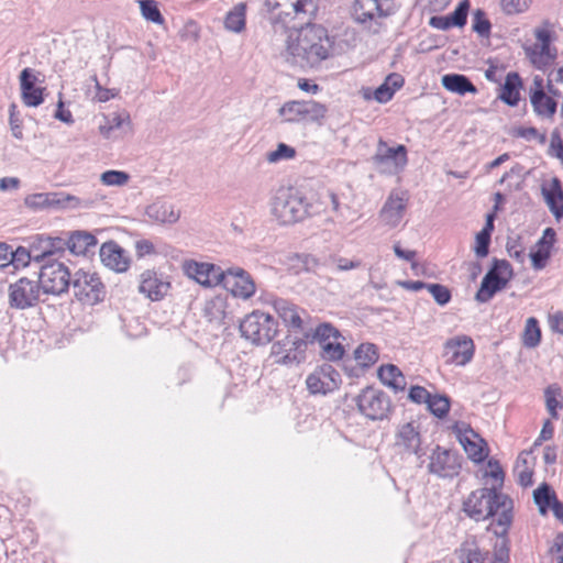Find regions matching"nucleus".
Segmentation results:
<instances>
[{
    "mask_svg": "<svg viewBox=\"0 0 563 563\" xmlns=\"http://www.w3.org/2000/svg\"><path fill=\"white\" fill-rule=\"evenodd\" d=\"M146 214L156 222L175 223L179 219V211L167 202H155L147 207Z\"/></svg>",
    "mask_w": 563,
    "mask_h": 563,
    "instance_id": "nucleus-28",
    "label": "nucleus"
},
{
    "mask_svg": "<svg viewBox=\"0 0 563 563\" xmlns=\"http://www.w3.org/2000/svg\"><path fill=\"white\" fill-rule=\"evenodd\" d=\"M473 31L476 32L482 37H488L490 34L492 24L490 21L486 18V13L477 9L473 14Z\"/></svg>",
    "mask_w": 563,
    "mask_h": 563,
    "instance_id": "nucleus-49",
    "label": "nucleus"
},
{
    "mask_svg": "<svg viewBox=\"0 0 563 563\" xmlns=\"http://www.w3.org/2000/svg\"><path fill=\"white\" fill-rule=\"evenodd\" d=\"M460 563H485L488 552H482L473 541H465L456 550Z\"/></svg>",
    "mask_w": 563,
    "mask_h": 563,
    "instance_id": "nucleus-33",
    "label": "nucleus"
},
{
    "mask_svg": "<svg viewBox=\"0 0 563 563\" xmlns=\"http://www.w3.org/2000/svg\"><path fill=\"white\" fill-rule=\"evenodd\" d=\"M530 102L537 115L552 118L556 112V101L544 92L543 79L540 76L533 78L530 87Z\"/></svg>",
    "mask_w": 563,
    "mask_h": 563,
    "instance_id": "nucleus-19",
    "label": "nucleus"
},
{
    "mask_svg": "<svg viewBox=\"0 0 563 563\" xmlns=\"http://www.w3.org/2000/svg\"><path fill=\"white\" fill-rule=\"evenodd\" d=\"M245 9L244 3H238L230 10L224 18V27L228 31L240 33L245 29Z\"/></svg>",
    "mask_w": 563,
    "mask_h": 563,
    "instance_id": "nucleus-35",
    "label": "nucleus"
},
{
    "mask_svg": "<svg viewBox=\"0 0 563 563\" xmlns=\"http://www.w3.org/2000/svg\"><path fill=\"white\" fill-rule=\"evenodd\" d=\"M514 276L510 263L506 260L494 258L492 266L482 279L481 286L475 294L478 302H488L500 290H503Z\"/></svg>",
    "mask_w": 563,
    "mask_h": 563,
    "instance_id": "nucleus-7",
    "label": "nucleus"
},
{
    "mask_svg": "<svg viewBox=\"0 0 563 563\" xmlns=\"http://www.w3.org/2000/svg\"><path fill=\"white\" fill-rule=\"evenodd\" d=\"M430 396H431V394L424 387H421V386H412L410 388L409 395H408L409 399L412 402L426 404V405H427Z\"/></svg>",
    "mask_w": 563,
    "mask_h": 563,
    "instance_id": "nucleus-63",
    "label": "nucleus"
},
{
    "mask_svg": "<svg viewBox=\"0 0 563 563\" xmlns=\"http://www.w3.org/2000/svg\"><path fill=\"white\" fill-rule=\"evenodd\" d=\"M100 179L107 186H123L129 181L130 176L122 170H107L101 174Z\"/></svg>",
    "mask_w": 563,
    "mask_h": 563,
    "instance_id": "nucleus-53",
    "label": "nucleus"
},
{
    "mask_svg": "<svg viewBox=\"0 0 563 563\" xmlns=\"http://www.w3.org/2000/svg\"><path fill=\"white\" fill-rule=\"evenodd\" d=\"M99 256L104 266L118 273L125 272L130 266V258L125 251L113 241L101 245Z\"/></svg>",
    "mask_w": 563,
    "mask_h": 563,
    "instance_id": "nucleus-21",
    "label": "nucleus"
},
{
    "mask_svg": "<svg viewBox=\"0 0 563 563\" xmlns=\"http://www.w3.org/2000/svg\"><path fill=\"white\" fill-rule=\"evenodd\" d=\"M321 356L331 362L342 360L344 355V347L338 340H331L320 345Z\"/></svg>",
    "mask_w": 563,
    "mask_h": 563,
    "instance_id": "nucleus-48",
    "label": "nucleus"
},
{
    "mask_svg": "<svg viewBox=\"0 0 563 563\" xmlns=\"http://www.w3.org/2000/svg\"><path fill=\"white\" fill-rule=\"evenodd\" d=\"M289 267L296 273L316 272L320 266V261L316 256L307 253H295L288 257Z\"/></svg>",
    "mask_w": 563,
    "mask_h": 563,
    "instance_id": "nucleus-32",
    "label": "nucleus"
},
{
    "mask_svg": "<svg viewBox=\"0 0 563 563\" xmlns=\"http://www.w3.org/2000/svg\"><path fill=\"white\" fill-rule=\"evenodd\" d=\"M274 44L285 60L301 69L317 68L329 58L333 42L325 27L312 24L319 0H265Z\"/></svg>",
    "mask_w": 563,
    "mask_h": 563,
    "instance_id": "nucleus-1",
    "label": "nucleus"
},
{
    "mask_svg": "<svg viewBox=\"0 0 563 563\" xmlns=\"http://www.w3.org/2000/svg\"><path fill=\"white\" fill-rule=\"evenodd\" d=\"M406 202L405 194L391 192L380 210L382 221L390 228L397 227L404 217Z\"/></svg>",
    "mask_w": 563,
    "mask_h": 563,
    "instance_id": "nucleus-22",
    "label": "nucleus"
},
{
    "mask_svg": "<svg viewBox=\"0 0 563 563\" xmlns=\"http://www.w3.org/2000/svg\"><path fill=\"white\" fill-rule=\"evenodd\" d=\"M327 108L314 100H302V121H320L324 118Z\"/></svg>",
    "mask_w": 563,
    "mask_h": 563,
    "instance_id": "nucleus-41",
    "label": "nucleus"
},
{
    "mask_svg": "<svg viewBox=\"0 0 563 563\" xmlns=\"http://www.w3.org/2000/svg\"><path fill=\"white\" fill-rule=\"evenodd\" d=\"M508 255L516 260L518 263H523L526 258L525 246L521 243L520 236L508 238L506 243Z\"/></svg>",
    "mask_w": 563,
    "mask_h": 563,
    "instance_id": "nucleus-52",
    "label": "nucleus"
},
{
    "mask_svg": "<svg viewBox=\"0 0 563 563\" xmlns=\"http://www.w3.org/2000/svg\"><path fill=\"white\" fill-rule=\"evenodd\" d=\"M142 16L155 24H163L164 16L162 15L158 3L155 0H137Z\"/></svg>",
    "mask_w": 563,
    "mask_h": 563,
    "instance_id": "nucleus-42",
    "label": "nucleus"
},
{
    "mask_svg": "<svg viewBox=\"0 0 563 563\" xmlns=\"http://www.w3.org/2000/svg\"><path fill=\"white\" fill-rule=\"evenodd\" d=\"M428 410L437 418H444L450 410V399L444 395H432L427 402Z\"/></svg>",
    "mask_w": 563,
    "mask_h": 563,
    "instance_id": "nucleus-43",
    "label": "nucleus"
},
{
    "mask_svg": "<svg viewBox=\"0 0 563 563\" xmlns=\"http://www.w3.org/2000/svg\"><path fill=\"white\" fill-rule=\"evenodd\" d=\"M490 236L486 232H478L475 238L474 252L478 257H485L489 253Z\"/></svg>",
    "mask_w": 563,
    "mask_h": 563,
    "instance_id": "nucleus-61",
    "label": "nucleus"
},
{
    "mask_svg": "<svg viewBox=\"0 0 563 563\" xmlns=\"http://www.w3.org/2000/svg\"><path fill=\"white\" fill-rule=\"evenodd\" d=\"M354 358L362 368H368L378 360V352L375 344L362 343L354 351Z\"/></svg>",
    "mask_w": 563,
    "mask_h": 563,
    "instance_id": "nucleus-38",
    "label": "nucleus"
},
{
    "mask_svg": "<svg viewBox=\"0 0 563 563\" xmlns=\"http://www.w3.org/2000/svg\"><path fill=\"white\" fill-rule=\"evenodd\" d=\"M272 214L280 224L287 225L302 221L321 211L298 189L280 187L276 190L271 202Z\"/></svg>",
    "mask_w": 563,
    "mask_h": 563,
    "instance_id": "nucleus-3",
    "label": "nucleus"
},
{
    "mask_svg": "<svg viewBox=\"0 0 563 563\" xmlns=\"http://www.w3.org/2000/svg\"><path fill=\"white\" fill-rule=\"evenodd\" d=\"M501 10L508 14H518L525 12L529 8L528 0H501Z\"/></svg>",
    "mask_w": 563,
    "mask_h": 563,
    "instance_id": "nucleus-59",
    "label": "nucleus"
},
{
    "mask_svg": "<svg viewBox=\"0 0 563 563\" xmlns=\"http://www.w3.org/2000/svg\"><path fill=\"white\" fill-rule=\"evenodd\" d=\"M378 377L384 385L393 388L396 393L404 390L406 387V378L396 365L380 366Z\"/></svg>",
    "mask_w": 563,
    "mask_h": 563,
    "instance_id": "nucleus-29",
    "label": "nucleus"
},
{
    "mask_svg": "<svg viewBox=\"0 0 563 563\" xmlns=\"http://www.w3.org/2000/svg\"><path fill=\"white\" fill-rule=\"evenodd\" d=\"M358 411L371 420H383L390 410V400L382 390L366 387L355 398Z\"/></svg>",
    "mask_w": 563,
    "mask_h": 563,
    "instance_id": "nucleus-12",
    "label": "nucleus"
},
{
    "mask_svg": "<svg viewBox=\"0 0 563 563\" xmlns=\"http://www.w3.org/2000/svg\"><path fill=\"white\" fill-rule=\"evenodd\" d=\"M514 136L521 137L527 141L536 140L539 144L543 145L547 142L545 133H540L536 128L519 126L514 131Z\"/></svg>",
    "mask_w": 563,
    "mask_h": 563,
    "instance_id": "nucleus-55",
    "label": "nucleus"
},
{
    "mask_svg": "<svg viewBox=\"0 0 563 563\" xmlns=\"http://www.w3.org/2000/svg\"><path fill=\"white\" fill-rule=\"evenodd\" d=\"M512 509V499L503 494L497 487L475 489L462 505V510L468 518L478 522L496 517L493 525L504 527V530L511 526Z\"/></svg>",
    "mask_w": 563,
    "mask_h": 563,
    "instance_id": "nucleus-2",
    "label": "nucleus"
},
{
    "mask_svg": "<svg viewBox=\"0 0 563 563\" xmlns=\"http://www.w3.org/2000/svg\"><path fill=\"white\" fill-rule=\"evenodd\" d=\"M11 265H13L15 268L20 267H26L31 261H33V257L30 253L29 247L26 246H19L14 251L11 249V255H10Z\"/></svg>",
    "mask_w": 563,
    "mask_h": 563,
    "instance_id": "nucleus-51",
    "label": "nucleus"
},
{
    "mask_svg": "<svg viewBox=\"0 0 563 563\" xmlns=\"http://www.w3.org/2000/svg\"><path fill=\"white\" fill-rule=\"evenodd\" d=\"M460 442L463 445L468 457L476 463L483 462L487 454L481 443L470 439L466 434L460 437Z\"/></svg>",
    "mask_w": 563,
    "mask_h": 563,
    "instance_id": "nucleus-44",
    "label": "nucleus"
},
{
    "mask_svg": "<svg viewBox=\"0 0 563 563\" xmlns=\"http://www.w3.org/2000/svg\"><path fill=\"white\" fill-rule=\"evenodd\" d=\"M277 327V321L271 314L255 310L240 322V332L253 344L265 345L276 336Z\"/></svg>",
    "mask_w": 563,
    "mask_h": 563,
    "instance_id": "nucleus-6",
    "label": "nucleus"
},
{
    "mask_svg": "<svg viewBox=\"0 0 563 563\" xmlns=\"http://www.w3.org/2000/svg\"><path fill=\"white\" fill-rule=\"evenodd\" d=\"M441 81L442 86L446 90L459 93L461 96L467 92L475 93L477 91L473 82L466 76L461 74L444 75Z\"/></svg>",
    "mask_w": 563,
    "mask_h": 563,
    "instance_id": "nucleus-30",
    "label": "nucleus"
},
{
    "mask_svg": "<svg viewBox=\"0 0 563 563\" xmlns=\"http://www.w3.org/2000/svg\"><path fill=\"white\" fill-rule=\"evenodd\" d=\"M279 114L287 122L302 121V101H288L280 109Z\"/></svg>",
    "mask_w": 563,
    "mask_h": 563,
    "instance_id": "nucleus-45",
    "label": "nucleus"
},
{
    "mask_svg": "<svg viewBox=\"0 0 563 563\" xmlns=\"http://www.w3.org/2000/svg\"><path fill=\"white\" fill-rule=\"evenodd\" d=\"M395 93V89L390 88L388 82L385 81L374 91V98L379 103H385L389 101Z\"/></svg>",
    "mask_w": 563,
    "mask_h": 563,
    "instance_id": "nucleus-64",
    "label": "nucleus"
},
{
    "mask_svg": "<svg viewBox=\"0 0 563 563\" xmlns=\"http://www.w3.org/2000/svg\"><path fill=\"white\" fill-rule=\"evenodd\" d=\"M470 9V2L467 0L461 1L455 10L450 13V19L457 27H463L467 22V13Z\"/></svg>",
    "mask_w": 563,
    "mask_h": 563,
    "instance_id": "nucleus-57",
    "label": "nucleus"
},
{
    "mask_svg": "<svg viewBox=\"0 0 563 563\" xmlns=\"http://www.w3.org/2000/svg\"><path fill=\"white\" fill-rule=\"evenodd\" d=\"M186 276L203 287H214L221 284L223 269L211 263L186 261L183 264Z\"/></svg>",
    "mask_w": 563,
    "mask_h": 563,
    "instance_id": "nucleus-15",
    "label": "nucleus"
},
{
    "mask_svg": "<svg viewBox=\"0 0 563 563\" xmlns=\"http://www.w3.org/2000/svg\"><path fill=\"white\" fill-rule=\"evenodd\" d=\"M531 62L536 65H547L556 58V51L551 48V44H534L527 49Z\"/></svg>",
    "mask_w": 563,
    "mask_h": 563,
    "instance_id": "nucleus-39",
    "label": "nucleus"
},
{
    "mask_svg": "<svg viewBox=\"0 0 563 563\" xmlns=\"http://www.w3.org/2000/svg\"><path fill=\"white\" fill-rule=\"evenodd\" d=\"M522 88V80L518 73L510 71L505 78L501 86L499 98L506 104L516 107L520 100V89Z\"/></svg>",
    "mask_w": 563,
    "mask_h": 563,
    "instance_id": "nucleus-24",
    "label": "nucleus"
},
{
    "mask_svg": "<svg viewBox=\"0 0 563 563\" xmlns=\"http://www.w3.org/2000/svg\"><path fill=\"white\" fill-rule=\"evenodd\" d=\"M41 286L37 280L26 277L9 285L8 298L10 308L24 310L32 308L40 301Z\"/></svg>",
    "mask_w": 563,
    "mask_h": 563,
    "instance_id": "nucleus-13",
    "label": "nucleus"
},
{
    "mask_svg": "<svg viewBox=\"0 0 563 563\" xmlns=\"http://www.w3.org/2000/svg\"><path fill=\"white\" fill-rule=\"evenodd\" d=\"M220 285L238 298L247 299L255 292V284L250 274L240 267L224 271Z\"/></svg>",
    "mask_w": 563,
    "mask_h": 563,
    "instance_id": "nucleus-16",
    "label": "nucleus"
},
{
    "mask_svg": "<svg viewBox=\"0 0 563 563\" xmlns=\"http://www.w3.org/2000/svg\"><path fill=\"white\" fill-rule=\"evenodd\" d=\"M428 468L430 473L440 477H453L459 474L461 468L460 456L451 450L437 445L431 454Z\"/></svg>",
    "mask_w": 563,
    "mask_h": 563,
    "instance_id": "nucleus-18",
    "label": "nucleus"
},
{
    "mask_svg": "<svg viewBox=\"0 0 563 563\" xmlns=\"http://www.w3.org/2000/svg\"><path fill=\"white\" fill-rule=\"evenodd\" d=\"M341 336V333L336 328H334L330 323H321L317 327L312 334V340L318 341L320 345L329 342L331 340H338Z\"/></svg>",
    "mask_w": 563,
    "mask_h": 563,
    "instance_id": "nucleus-46",
    "label": "nucleus"
},
{
    "mask_svg": "<svg viewBox=\"0 0 563 563\" xmlns=\"http://www.w3.org/2000/svg\"><path fill=\"white\" fill-rule=\"evenodd\" d=\"M309 338L310 335L308 333L305 338L288 334L272 345L271 356L274 357L275 363L279 365H298L305 361L307 340Z\"/></svg>",
    "mask_w": 563,
    "mask_h": 563,
    "instance_id": "nucleus-10",
    "label": "nucleus"
},
{
    "mask_svg": "<svg viewBox=\"0 0 563 563\" xmlns=\"http://www.w3.org/2000/svg\"><path fill=\"white\" fill-rule=\"evenodd\" d=\"M273 307L286 325L294 329L302 328V320L294 303L286 299L278 298L273 301Z\"/></svg>",
    "mask_w": 563,
    "mask_h": 563,
    "instance_id": "nucleus-26",
    "label": "nucleus"
},
{
    "mask_svg": "<svg viewBox=\"0 0 563 563\" xmlns=\"http://www.w3.org/2000/svg\"><path fill=\"white\" fill-rule=\"evenodd\" d=\"M549 154L563 162V140L558 129H554L551 133Z\"/></svg>",
    "mask_w": 563,
    "mask_h": 563,
    "instance_id": "nucleus-60",
    "label": "nucleus"
},
{
    "mask_svg": "<svg viewBox=\"0 0 563 563\" xmlns=\"http://www.w3.org/2000/svg\"><path fill=\"white\" fill-rule=\"evenodd\" d=\"M295 155H296V151L294 147H291L285 143H279L275 151H272L267 154V161L269 163H276L282 159L292 158Z\"/></svg>",
    "mask_w": 563,
    "mask_h": 563,
    "instance_id": "nucleus-56",
    "label": "nucleus"
},
{
    "mask_svg": "<svg viewBox=\"0 0 563 563\" xmlns=\"http://www.w3.org/2000/svg\"><path fill=\"white\" fill-rule=\"evenodd\" d=\"M544 394H545L547 409H548L549 413L551 415V417L556 419L558 418V409L562 407V404H561V401H559L556 399V394L551 387H548L545 389Z\"/></svg>",
    "mask_w": 563,
    "mask_h": 563,
    "instance_id": "nucleus-62",
    "label": "nucleus"
},
{
    "mask_svg": "<svg viewBox=\"0 0 563 563\" xmlns=\"http://www.w3.org/2000/svg\"><path fill=\"white\" fill-rule=\"evenodd\" d=\"M68 250L75 255H86L96 247L97 239L91 233L76 231L68 238Z\"/></svg>",
    "mask_w": 563,
    "mask_h": 563,
    "instance_id": "nucleus-27",
    "label": "nucleus"
},
{
    "mask_svg": "<svg viewBox=\"0 0 563 563\" xmlns=\"http://www.w3.org/2000/svg\"><path fill=\"white\" fill-rule=\"evenodd\" d=\"M541 341V329L539 321L534 317H530L526 321L522 343L526 347L533 349L540 344Z\"/></svg>",
    "mask_w": 563,
    "mask_h": 563,
    "instance_id": "nucleus-40",
    "label": "nucleus"
},
{
    "mask_svg": "<svg viewBox=\"0 0 563 563\" xmlns=\"http://www.w3.org/2000/svg\"><path fill=\"white\" fill-rule=\"evenodd\" d=\"M70 286L74 296L84 305H97L106 297V286L97 273L79 269L73 275Z\"/></svg>",
    "mask_w": 563,
    "mask_h": 563,
    "instance_id": "nucleus-8",
    "label": "nucleus"
},
{
    "mask_svg": "<svg viewBox=\"0 0 563 563\" xmlns=\"http://www.w3.org/2000/svg\"><path fill=\"white\" fill-rule=\"evenodd\" d=\"M543 195L550 211L560 220L563 217V190L560 180L554 178L550 189L543 188Z\"/></svg>",
    "mask_w": 563,
    "mask_h": 563,
    "instance_id": "nucleus-31",
    "label": "nucleus"
},
{
    "mask_svg": "<svg viewBox=\"0 0 563 563\" xmlns=\"http://www.w3.org/2000/svg\"><path fill=\"white\" fill-rule=\"evenodd\" d=\"M9 124L12 135L18 139H23L22 120L20 119V112L15 103H11L9 107Z\"/></svg>",
    "mask_w": 563,
    "mask_h": 563,
    "instance_id": "nucleus-54",
    "label": "nucleus"
},
{
    "mask_svg": "<svg viewBox=\"0 0 563 563\" xmlns=\"http://www.w3.org/2000/svg\"><path fill=\"white\" fill-rule=\"evenodd\" d=\"M125 120H129V115L123 117L122 114L114 113L113 117L107 120L106 124L99 126L100 133L109 139L112 131L121 128Z\"/></svg>",
    "mask_w": 563,
    "mask_h": 563,
    "instance_id": "nucleus-58",
    "label": "nucleus"
},
{
    "mask_svg": "<svg viewBox=\"0 0 563 563\" xmlns=\"http://www.w3.org/2000/svg\"><path fill=\"white\" fill-rule=\"evenodd\" d=\"M71 277L65 264L53 260L41 266L37 282L44 294L59 296L68 290Z\"/></svg>",
    "mask_w": 563,
    "mask_h": 563,
    "instance_id": "nucleus-9",
    "label": "nucleus"
},
{
    "mask_svg": "<svg viewBox=\"0 0 563 563\" xmlns=\"http://www.w3.org/2000/svg\"><path fill=\"white\" fill-rule=\"evenodd\" d=\"M102 197L79 198L66 192H38L25 197L24 205L34 211L48 209H81L91 208Z\"/></svg>",
    "mask_w": 563,
    "mask_h": 563,
    "instance_id": "nucleus-4",
    "label": "nucleus"
},
{
    "mask_svg": "<svg viewBox=\"0 0 563 563\" xmlns=\"http://www.w3.org/2000/svg\"><path fill=\"white\" fill-rule=\"evenodd\" d=\"M372 162L378 173L395 175L407 165V148L405 145L390 147L380 139Z\"/></svg>",
    "mask_w": 563,
    "mask_h": 563,
    "instance_id": "nucleus-11",
    "label": "nucleus"
},
{
    "mask_svg": "<svg viewBox=\"0 0 563 563\" xmlns=\"http://www.w3.org/2000/svg\"><path fill=\"white\" fill-rule=\"evenodd\" d=\"M325 374L320 372V369L314 371L311 373L307 379V388L311 394H327L335 389V384L331 382V379H328L325 382Z\"/></svg>",
    "mask_w": 563,
    "mask_h": 563,
    "instance_id": "nucleus-36",
    "label": "nucleus"
},
{
    "mask_svg": "<svg viewBox=\"0 0 563 563\" xmlns=\"http://www.w3.org/2000/svg\"><path fill=\"white\" fill-rule=\"evenodd\" d=\"M21 98L27 107H38L44 101V88L36 87L37 77L32 68H24L19 76Z\"/></svg>",
    "mask_w": 563,
    "mask_h": 563,
    "instance_id": "nucleus-20",
    "label": "nucleus"
},
{
    "mask_svg": "<svg viewBox=\"0 0 563 563\" xmlns=\"http://www.w3.org/2000/svg\"><path fill=\"white\" fill-rule=\"evenodd\" d=\"M394 0H355L352 15L373 34L379 33L383 20L396 13Z\"/></svg>",
    "mask_w": 563,
    "mask_h": 563,
    "instance_id": "nucleus-5",
    "label": "nucleus"
},
{
    "mask_svg": "<svg viewBox=\"0 0 563 563\" xmlns=\"http://www.w3.org/2000/svg\"><path fill=\"white\" fill-rule=\"evenodd\" d=\"M139 292L152 301L162 300L170 289V282L162 273L146 269L140 275Z\"/></svg>",
    "mask_w": 563,
    "mask_h": 563,
    "instance_id": "nucleus-17",
    "label": "nucleus"
},
{
    "mask_svg": "<svg viewBox=\"0 0 563 563\" xmlns=\"http://www.w3.org/2000/svg\"><path fill=\"white\" fill-rule=\"evenodd\" d=\"M51 243V236L35 235L30 238L29 250L33 257V261L41 263L46 258H49L48 244Z\"/></svg>",
    "mask_w": 563,
    "mask_h": 563,
    "instance_id": "nucleus-37",
    "label": "nucleus"
},
{
    "mask_svg": "<svg viewBox=\"0 0 563 563\" xmlns=\"http://www.w3.org/2000/svg\"><path fill=\"white\" fill-rule=\"evenodd\" d=\"M395 445L406 453L420 456L421 437L418 428L412 422L400 426L396 433Z\"/></svg>",
    "mask_w": 563,
    "mask_h": 563,
    "instance_id": "nucleus-23",
    "label": "nucleus"
},
{
    "mask_svg": "<svg viewBox=\"0 0 563 563\" xmlns=\"http://www.w3.org/2000/svg\"><path fill=\"white\" fill-rule=\"evenodd\" d=\"M550 255L551 250L548 249V246L537 242L534 249H532L529 253L532 267L538 271L544 268L548 260L550 258Z\"/></svg>",
    "mask_w": 563,
    "mask_h": 563,
    "instance_id": "nucleus-47",
    "label": "nucleus"
},
{
    "mask_svg": "<svg viewBox=\"0 0 563 563\" xmlns=\"http://www.w3.org/2000/svg\"><path fill=\"white\" fill-rule=\"evenodd\" d=\"M427 289L439 306H445L451 301L452 294L446 286L441 284H429Z\"/></svg>",
    "mask_w": 563,
    "mask_h": 563,
    "instance_id": "nucleus-50",
    "label": "nucleus"
},
{
    "mask_svg": "<svg viewBox=\"0 0 563 563\" xmlns=\"http://www.w3.org/2000/svg\"><path fill=\"white\" fill-rule=\"evenodd\" d=\"M475 353V345L471 336L462 334L450 338L443 345V356L448 364L465 366Z\"/></svg>",
    "mask_w": 563,
    "mask_h": 563,
    "instance_id": "nucleus-14",
    "label": "nucleus"
},
{
    "mask_svg": "<svg viewBox=\"0 0 563 563\" xmlns=\"http://www.w3.org/2000/svg\"><path fill=\"white\" fill-rule=\"evenodd\" d=\"M494 533L497 540L494 544V559L492 563H509V539L507 537L510 527H507L504 532V527H498Z\"/></svg>",
    "mask_w": 563,
    "mask_h": 563,
    "instance_id": "nucleus-34",
    "label": "nucleus"
},
{
    "mask_svg": "<svg viewBox=\"0 0 563 563\" xmlns=\"http://www.w3.org/2000/svg\"><path fill=\"white\" fill-rule=\"evenodd\" d=\"M533 500L541 514H545L552 507L555 516H560V508H563V505L558 501L555 493L545 483L533 492Z\"/></svg>",
    "mask_w": 563,
    "mask_h": 563,
    "instance_id": "nucleus-25",
    "label": "nucleus"
}]
</instances>
